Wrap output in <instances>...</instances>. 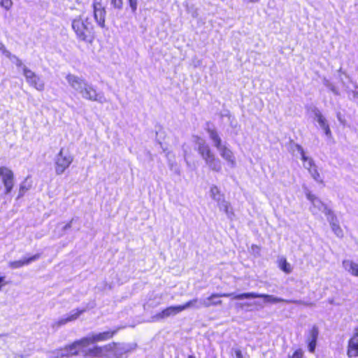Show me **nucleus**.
Wrapping results in <instances>:
<instances>
[{
    "label": "nucleus",
    "mask_w": 358,
    "mask_h": 358,
    "mask_svg": "<svg viewBox=\"0 0 358 358\" xmlns=\"http://www.w3.org/2000/svg\"><path fill=\"white\" fill-rule=\"evenodd\" d=\"M69 85L81 97L85 100L97 101L104 103L108 101L101 92H98L96 88L85 78L76 75L69 73L66 76Z\"/></svg>",
    "instance_id": "obj_1"
},
{
    "label": "nucleus",
    "mask_w": 358,
    "mask_h": 358,
    "mask_svg": "<svg viewBox=\"0 0 358 358\" xmlns=\"http://www.w3.org/2000/svg\"><path fill=\"white\" fill-rule=\"evenodd\" d=\"M71 28L78 41L92 45L96 38L94 25L88 17L78 16L71 21Z\"/></svg>",
    "instance_id": "obj_2"
},
{
    "label": "nucleus",
    "mask_w": 358,
    "mask_h": 358,
    "mask_svg": "<svg viewBox=\"0 0 358 358\" xmlns=\"http://www.w3.org/2000/svg\"><path fill=\"white\" fill-rule=\"evenodd\" d=\"M194 141L196 145L199 154L204 160L208 167L215 172L221 171V161L216 157L206 141L199 136H194Z\"/></svg>",
    "instance_id": "obj_3"
},
{
    "label": "nucleus",
    "mask_w": 358,
    "mask_h": 358,
    "mask_svg": "<svg viewBox=\"0 0 358 358\" xmlns=\"http://www.w3.org/2000/svg\"><path fill=\"white\" fill-rule=\"evenodd\" d=\"M208 133L213 145L217 148L220 157L227 162L228 166L234 169L236 166V160L233 151L227 145L222 143V139L216 130L208 129Z\"/></svg>",
    "instance_id": "obj_4"
},
{
    "label": "nucleus",
    "mask_w": 358,
    "mask_h": 358,
    "mask_svg": "<svg viewBox=\"0 0 358 358\" xmlns=\"http://www.w3.org/2000/svg\"><path fill=\"white\" fill-rule=\"evenodd\" d=\"M296 149L300 154L301 160L303 162V167L308 171L312 178L317 182L323 183V179L320 176L313 159L306 155L305 152L301 145H296Z\"/></svg>",
    "instance_id": "obj_5"
},
{
    "label": "nucleus",
    "mask_w": 358,
    "mask_h": 358,
    "mask_svg": "<svg viewBox=\"0 0 358 358\" xmlns=\"http://www.w3.org/2000/svg\"><path fill=\"white\" fill-rule=\"evenodd\" d=\"M55 173L62 175L71 164L73 160V156L64 148L55 157Z\"/></svg>",
    "instance_id": "obj_6"
},
{
    "label": "nucleus",
    "mask_w": 358,
    "mask_h": 358,
    "mask_svg": "<svg viewBox=\"0 0 358 358\" xmlns=\"http://www.w3.org/2000/svg\"><path fill=\"white\" fill-rule=\"evenodd\" d=\"M210 197L217 201L220 210H223L228 218L232 219L234 214L230 203L224 200V196L221 194L219 188L215 185H213L210 189Z\"/></svg>",
    "instance_id": "obj_7"
},
{
    "label": "nucleus",
    "mask_w": 358,
    "mask_h": 358,
    "mask_svg": "<svg viewBox=\"0 0 358 358\" xmlns=\"http://www.w3.org/2000/svg\"><path fill=\"white\" fill-rule=\"evenodd\" d=\"M237 300H242L245 299H255V298H263L266 303H276L279 302H285V303H297L296 301L287 300L282 298L277 297L273 295L265 294H259L256 292H248L238 294V296H236Z\"/></svg>",
    "instance_id": "obj_8"
},
{
    "label": "nucleus",
    "mask_w": 358,
    "mask_h": 358,
    "mask_svg": "<svg viewBox=\"0 0 358 358\" xmlns=\"http://www.w3.org/2000/svg\"><path fill=\"white\" fill-rule=\"evenodd\" d=\"M110 344H114V346L110 350V358H126L127 355L134 351L136 348L134 343H120L113 342Z\"/></svg>",
    "instance_id": "obj_9"
},
{
    "label": "nucleus",
    "mask_w": 358,
    "mask_h": 358,
    "mask_svg": "<svg viewBox=\"0 0 358 358\" xmlns=\"http://www.w3.org/2000/svg\"><path fill=\"white\" fill-rule=\"evenodd\" d=\"M114 344H107L103 346H94L93 348L83 350L84 356L99 358H110V350Z\"/></svg>",
    "instance_id": "obj_10"
},
{
    "label": "nucleus",
    "mask_w": 358,
    "mask_h": 358,
    "mask_svg": "<svg viewBox=\"0 0 358 358\" xmlns=\"http://www.w3.org/2000/svg\"><path fill=\"white\" fill-rule=\"evenodd\" d=\"M120 329V328H117L114 330H109L100 333H92L84 337V341L87 343V345L97 342L106 341L112 338Z\"/></svg>",
    "instance_id": "obj_11"
},
{
    "label": "nucleus",
    "mask_w": 358,
    "mask_h": 358,
    "mask_svg": "<svg viewBox=\"0 0 358 358\" xmlns=\"http://www.w3.org/2000/svg\"><path fill=\"white\" fill-rule=\"evenodd\" d=\"M306 197L312 203L310 209L313 214L317 215L319 212H322L326 215H331V210L314 194H312L310 192H307Z\"/></svg>",
    "instance_id": "obj_12"
},
{
    "label": "nucleus",
    "mask_w": 358,
    "mask_h": 358,
    "mask_svg": "<svg viewBox=\"0 0 358 358\" xmlns=\"http://www.w3.org/2000/svg\"><path fill=\"white\" fill-rule=\"evenodd\" d=\"M0 177L5 187V194H9L14 186V174L6 166H0Z\"/></svg>",
    "instance_id": "obj_13"
},
{
    "label": "nucleus",
    "mask_w": 358,
    "mask_h": 358,
    "mask_svg": "<svg viewBox=\"0 0 358 358\" xmlns=\"http://www.w3.org/2000/svg\"><path fill=\"white\" fill-rule=\"evenodd\" d=\"M184 310L182 305L169 306L152 316V321L158 322L169 317L175 316Z\"/></svg>",
    "instance_id": "obj_14"
},
{
    "label": "nucleus",
    "mask_w": 358,
    "mask_h": 358,
    "mask_svg": "<svg viewBox=\"0 0 358 358\" xmlns=\"http://www.w3.org/2000/svg\"><path fill=\"white\" fill-rule=\"evenodd\" d=\"M85 311V309H75L72 310L69 314L64 315L62 317L59 318L58 320L55 321L52 327L58 328L62 325L66 324L68 322H73L77 320L79 316Z\"/></svg>",
    "instance_id": "obj_15"
},
{
    "label": "nucleus",
    "mask_w": 358,
    "mask_h": 358,
    "mask_svg": "<svg viewBox=\"0 0 358 358\" xmlns=\"http://www.w3.org/2000/svg\"><path fill=\"white\" fill-rule=\"evenodd\" d=\"M347 355L349 358L358 357V328H356L348 343Z\"/></svg>",
    "instance_id": "obj_16"
},
{
    "label": "nucleus",
    "mask_w": 358,
    "mask_h": 358,
    "mask_svg": "<svg viewBox=\"0 0 358 358\" xmlns=\"http://www.w3.org/2000/svg\"><path fill=\"white\" fill-rule=\"evenodd\" d=\"M94 18L101 28H106V10L99 3H94Z\"/></svg>",
    "instance_id": "obj_17"
},
{
    "label": "nucleus",
    "mask_w": 358,
    "mask_h": 358,
    "mask_svg": "<svg viewBox=\"0 0 358 358\" xmlns=\"http://www.w3.org/2000/svg\"><path fill=\"white\" fill-rule=\"evenodd\" d=\"M40 257V254H36L29 257H24L20 260L11 261L8 263V266L13 269L19 268L24 266L30 264L31 262L38 260Z\"/></svg>",
    "instance_id": "obj_18"
},
{
    "label": "nucleus",
    "mask_w": 358,
    "mask_h": 358,
    "mask_svg": "<svg viewBox=\"0 0 358 358\" xmlns=\"http://www.w3.org/2000/svg\"><path fill=\"white\" fill-rule=\"evenodd\" d=\"M210 303H208V300H204V299H198L194 298L185 304L182 305L184 308V310L187 308H194V309H200L202 307L208 308L210 307Z\"/></svg>",
    "instance_id": "obj_19"
},
{
    "label": "nucleus",
    "mask_w": 358,
    "mask_h": 358,
    "mask_svg": "<svg viewBox=\"0 0 358 358\" xmlns=\"http://www.w3.org/2000/svg\"><path fill=\"white\" fill-rule=\"evenodd\" d=\"M68 349L69 350V353L71 356L77 355L79 351H81L83 353V350H85V348L88 346L87 343L84 341V338L76 341L72 344L67 345Z\"/></svg>",
    "instance_id": "obj_20"
},
{
    "label": "nucleus",
    "mask_w": 358,
    "mask_h": 358,
    "mask_svg": "<svg viewBox=\"0 0 358 358\" xmlns=\"http://www.w3.org/2000/svg\"><path fill=\"white\" fill-rule=\"evenodd\" d=\"M236 296H238L235 293H220V294H212L208 297L204 299V300H208V303H210V307L213 306H217L222 303L221 300H216V299L220 297H231L233 299H236L235 298Z\"/></svg>",
    "instance_id": "obj_21"
},
{
    "label": "nucleus",
    "mask_w": 358,
    "mask_h": 358,
    "mask_svg": "<svg viewBox=\"0 0 358 358\" xmlns=\"http://www.w3.org/2000/svg\"><path fill=\"white\" fill-rule=\"evenodd\" d=\"M343 267L344 269L353 276L358 277V264L353 262L351 260H343Z\"/></svg>",
    "instance_id": "obj_22"
},
{
    "label": "nucleus",
    "mask_w": 358,
    "mask_h": 358,
    "mask_svg": "<svg viewBox=\"0 0 358 358\" xmlns=\"http://www.w3.org/2000/svg\"><path fill=\"white\" fill-rule=\"evenodd\" d=\"M27 83L38 91H43L44 90V83L37 75H35L34 77L33 76V78H31Z\"/></svg>",
    "instance_id": "obj_23"
},
{
    "label": "nucleus",
    "mask_w": 358,
    "mask_h": 358,
    "mask_svg": "<svg viewBox=\"0 0 358 358\" xmlns=\"http://www.w3.org/2000/svg\"><path fill=\"white\" fill-rule=\"evenodd\" d=\"M312 111L315 115V118L322 129L329 125L326 118L322 115L321 111L317 108L313 107Z\"/></svg>",
    "instance_id": "obj_24"
},
{
    "label": "nucleus",
    "mask_w": 358,
    "mask_h": 358,
    "mask_svg": "<svg viewBox=\"0 0 358 358\" xmlns=\"http://www.w3.org/2000/svg\"><path fill=\"white\" fill-rule=\"evenodd\" d=\"M3 51V55L8 57L12 63L15 64L17 67H21L23 69L24 65L19 57L15 55L11 54L8 50H4Z\"/></svg>",
    "instance_id": "obj_25"
},
{
    "label": "nucleus",
    "mask_w": 358,
    "mask_h": 358,
    "mask_svg": "<svg viewBox=\"0 0 358 358\" xmlns=\"http://www.w3.org/2000/svg\"><path fill=\"white\" fill-rule=\"evenodd\" d=\"M328 220L330 222L331 229L334 232V234L336 235V236H338L339 238L343 237V230L341 228V227L339 226V224L334 221V216H331V219L329 217H328Z\"/></svg>",
    "instance_id": "obj_26"
},
{
    "label": "nucleus",
    "mask_w": 358,
    "mask_h": 358,
    "mask_svg": "<svg viewBox=\"0 0 358 358\" xmlns=\"http://www.w3.org/2000/svg\"><path fill=\"white\" fill-rule=\"evenodd\" d=\"M279 268L285 273H290L292 271L291 264L287 262L285 258H280L278 261Z\"/></svg>",
    "instance_id": "obj_27"
},
{
    "label": "nucleus",
    "mask_w": 358,
    "mask_h": 358,
    "mask_svg": "<svg viewBox=\"0 0 358 358\" xmlns=\"http://www.w3.org/2000/svg\"><path fill=\"white\" fill-rule=\"evenodd\" d=\"M319 335V330L316 326H313L309 331L308 341H317Z\"/></svg>",
    "instance_id": "obj_28"
},
{
    "label": "nucleus",
    "mask_w": 358,
    "mask_h": 358,
    "mask_svg": "<svg viewBox=\"0 0 358 358\" xmlns=\"http://www.w3.org/2000/svg\"><path fill=\"white\" fill-rule=\"evenodd\" d=\"M22 72H23V75L24 76V77L26 78L27 82L29 80H30L31 78H33V76L34 77V76L36 75L31 70L29 69L26 66H23Z\"/></svg>",
    "instance_id": "obj_29"
},
{
    "label": "nucleus",
    "mask_w": 358,
    "mask_h": 358,
    "mask_svg": "<svg viewBox=\"0 0 358 358\" xmlns=\"http://www.w3.org/2000/svg\"><path fill=\"white\" fill-rule=\"evenodd\" d=\"M0 6L6 10H10L13 6L12 0H0Z\"/></svg>",
    "instance_id": "obj_30"
},
{
    "label": "nucleus",
    "mask_w": 358,
    "mask_h": 358,
    "mask_svg": "<svg viewBox=\"0 0 358 358\" xmlns=\"http://www.w3.org/2000/svg\"><path fill=\"white\" fill-rule=\"evenodd\" d=\"M132 13H136L138 8V0H127Z\"/></svg>",
    "instance_id": "obj_31"
},
{
    "label": "nucleus",
    "mask_w": 358,
    "mask_h": 358,
    "mask_svg": "<svg viewBox=\"0 0 358 358\" xmlns=\"http://www.w3.org/2000/svg\"><path fill=\"white\" fill-rule=\"evenodd\" d=\"M110 4L114 8L121 10L123 7V0H110Z\"/></svg>",
    "instance_id": "obj_32"
},
{
    "label": "nucleus",
    "mask_w": 358,
    "mask_h": 358,
    "mask_svg": "<svg viewBox=\"0 0 358 358\" xmlns=\"http://www.w3.org/2000/svg\"><path fill=\"white\" fill-rule=\"evenodd\" d=\"M50 357H51V358H61V357H63V354H62V348L57 349L55 350H53V351L50 352Z\"/></svg>",
    "instance_id": "obj_33"
},
{
    "label": "nucleus",
    "mask_w": 358,
    "mask_h": 358,
    "mask_svg": "<svg viewBox=\"0 0 358 358\" xmlns=\"http://www.w3.org/2000/svg\"><path fill=\"white\" fill-rule=\"evenodd\" d=\"M308 350L313 353L316 348L317 341H308Z\"/></svg>",
    "instance_id": "obj_34"
},
{
    "label": "nucleus",
    "mask_w": 358,
    "mask_h": 358,
    "mask_svg": "<svg viewBox=\"0 0 358 358\" xmlns=\"http://www.w3.org/2000/svg\"><path fill=\"white\" fill-rule=\"evenodd\" d=\"M303 357V352L301 349L296 350L293 355L289 358H302Z\"/></svg>",
    "instance_id": "obj_35"
},
{
    "label": "nucleus",
    "mask_w": 358,
    "mask_h": 358,
    "mask_svg": "<svg viewBox=\"0 0 358 358\" xmlns=\"http://www.w3.org/2000/svg\"><path fill=\"white\" fill-rule=\"evenodd\" d=\"M62 354L64 357H71V355L69 353V350L68 349V346H65L64 348H62Z\"/></svg>",
    "instance_id": "obj_36"
},
{
    "label": "nucleus",
    "mask_w": 358,
    "mask_h": 358,
    "mask_svg": "<svg viewBox=\"0 0 358 358\" xmlns=\"http://www.w3.org/2000/svg\"><path fill=\"white\" fill-rule=\"evenodd\" d=\"M327 86L330 89V90L333 93H334L335 94H338V91L337 90V89L336 88V87L334 85H333L332 84L328 83V84H327Z\"/></svg>",
    "instance_id": "obj_37"
},
{
    "label": "nucleus",
    "mask_w": 358,
    "mask_h": 358,
    "mask_svg": "<svg viewBox=\"0 0 358 358\" xmlns=\"http://www.w3.org/2000/svg\"><path fill=\"white\" fill-rule=\"evenodd\" d=\"M234 352H235L236 357V358H243V355L242 354V352L239 349H233Z\"/></svg>",
    "instance_id": "obj_38"
},
{
    "label": "nucleus",
    "mask_w": 358,
    "mask_h": 358,
    "mask_svg": "<svg viewBox=\"0 0 358 358\" xmlns=\"http://www.w3.org/2000/svg\"><path fill=\"white\" fill-rule=\"evenodd\" d=\"M322 129L324 130V134H326V136H327L328 137H330L331 136V130H330V128H329V125L326 126Z\"/></svg>",
    "instance_id": "obj_39"
},
{
    "label": "nucleus",
    "mask_w": 358,
    "mask_h": 358,
    "mask_svg": "<svg viewBox=\"0 0 358 358\" xmlns=\"http://www.w3.org/2000/svg\"><path fill=\"white\" fill-rule=\"evenodd\" d=\"M28 188L25 187V186L23 184H22L20 187L19 196H22L24 194V192Z\"/></svg>",
    "instance_id": "obj_40"
},
{
    "label": "nucleus",
    "mask_w": 358,
    "mask_h": 358,
    "mask_svg": "<svg viewBox=\"0 0 358 358\" xmlns=\"http://www.w3.org/2000/svg\"><path fill=\"white\" fill-rule=\"evenodd\" d=\"M348 93L349 94H352V96H353V99H357L358 100V90H352V91H348Z\"/></svg>",
    "instance_id": "obj_41"
},
{
    "label": "nucleus",
    "mask_w": 358,
    "mask_h": 358,
    "mask_svg": "<svg viewBox=\"0 0 358 358\" xmlns=\"http://www.w3.org/2000/svg\"><path fill=\"white\" fill-rule=\"evenodd\" d=\"M251 249H252V251L253 253L259 254V252H260L259 247H258L256 245H252Z\"/></svg>",
    "instance_id": "obj_42"
},
{
    "label": "nucleus",
    "mask_w": 358,
    "mask_h": 358,
    "mask_svg": "<svg viewBox=\"0 0 358 358\" xmlns=\"http://www.w3.org/2000/svg\"><path fill=\"white\" fill-rule=\"evenodd\" d=\"M73 222V219H72L69 223H67L66 224H65L63 227V230L66 231V230L70 229L71 227V224Z\"/></svg>",
    "instance_id": "obj_43"
},
{
    "label": "nucleus",
    "mask_w": 358,
    "mask_h": 358,
    "mask_svg": "<svg viewBox=\"0 0 358 358\" xmlns=\"http://www.w3.org/2000/svg\"><path fill=\"white\" fill-rule=\"evenodd\" d=\"M251 305H259V304L258 302H254L253 303H241L240 306L243 308L244 306H249Z\"/></svg>",
    "instance_id": "obj_44"
},
{
    "label": "nucleus",
    "mask_w": 358,
    "mask_h": 358,
    "mask_svg": "<svg viewBox=\"0 0 358 358\" xmlns=\"http://www.w3.org/2000/svg\"><path fill=\"white\" fill-rule=\"evenodd\" d=\"M243 1L248 2V3H257L259 2L260 0H243Z\"/></svg>",
    "instance_id": "obj_45"
},
{
    "label": "nucleus",
    "mask_w": 358,
    "mask_h": 358,
    "mask_svg": "<svg viewBox=\"0 0 358 358\" xmlns=\"http://www.w3.org/2000/svg\"><path fill=\"white\" fill-rule=\"evenodd\" d=\"M7 50L5 46L2 44L0 45V50L1 51L2 54L3 55V50Z\"/></svg>",
    "instance_id": "obj_46"
},
{
    "label": "nucleus",
    "mask_w": 358,
    "mask_h": 358,
    "mask_svg": "<svg viewBox=\"0 0 358 358\" xmlns=\"http://www.w3.org/2000/svg\"><path fill=\"white\" fill-rule=\"evenodd\" d=\"M15 358H23L22 355H17Z\"/></svg>",
    "instance_id": "obj_47"
},
{
    "label": "nucleus",
    "mask_w": 358,
    "mask_h": 358,
    "mask_svg": "<svg viewBox=\"0 0 358 358\" xmlns=\"http://www.w3.org/2000/svg\"><path fill=\"white\" fill-rule=\"evenodd\" d=\"M188 358H195L193 355H189Z\"/></svg>",
    "instance_id": "obj_48"
},
{
    "label": "nucleus",
    "mask_w": 358,
    "mask_h": 358,
    "mask_svg": "<svg viewBox=\"0 0 358 358\" xmlns=\"http://www.w3.org/2000/svg\"><path fill=\"white\" fill-rule=\"evenodd\" d=\"M338 120H339L340 122H341V117H340V115H338Z\"/></svg>",
    "instance_id": "obj_49"
}]
</instances>
